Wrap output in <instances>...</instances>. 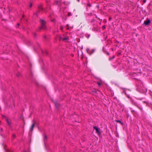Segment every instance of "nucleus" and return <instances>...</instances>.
Returning <instances> with one entry per match:
<instances>
[{"instance_id":"obj_1","label":"nucleus","mask_w":152,"mask_h":152,"mask_svg":"<svg viewBox=\"0 0 152 152\" xmlns=\"http://www.w3.org/2000/svg\"><path fill=\"white\" fill-rule=\"evenodd\" d=\"M40 23L41 26L39 28V29L38 30V31H40V29H45L46 28V22L44 20L41 19H40Z\"/></svg>"},{"instance_id":"obj_2","label":"nucleus","mask_w":152,"mask_h":152,"mask_svg":"<svg viewBox=\"0 0 152 152\" xmlns=\"http://www.w3.org/2000/svg\"><path fill=\"white\" fill-rule=\"evenodd\" d=\"M151 23V21L148 18H147V20L144 21L143 24H145V26L148 25V24Z\"/></svg>"},{"instance_id":"obj_3","label":"nucleus","mask_w":152,"mask_h":152,"mask_svg":"<svg viewBox=\"0 0 152 152\" xmlns=\"http://www.w3.org/2000/svg\"><path fill=\"white\" fill-rule=\"evenodd\" d=\"M94 129H95L96 130V132L98 134H100V131L99 129L98 128L95 126H93Z\"/></svg>"},{"instance_id":"obj_4","label":"nucleus","mask_w":152,"mask_h":152,"mask_svg":"<svg viewBox=\"0 0 152 152\" xmlns=\"http://www.w3.org/2000/svg\"><path fill=\"white\" fill-rule=\"evenodd\" d=\"M35 122V121H34L33 122V124H32L31 125L30 129V131L31 132H32L34 128V123Z\"/></svg>"},{"instance_id":"obj_5","label":"nucleus","mask_w":152,"mask_h":152,"mask_svg":"<svg viewBox=\"0 0 152 152\" xmlns=\"http://www.w3.org/2000/svg\"><path fill=\"white\" fill-rule=\"evenodd\" d=\"M6 121H7L8 124L9 125V126H10L11 124V121H9L8 119L7 118L6 119Z\"/></svg>"},{"instance_id":"obj_6","label":"nucleus","mask_w":152,"mask_h":152,"mask_svg":"<svg viewBox=\"0 0 152 152\" xmlns=\"http://www.w3.org/2000/svg\"><path fill=\"white\" fill-rule=\"evenodd\" d=\"M55 104L57 108H58L60 107V105L59 103H57V102H55Z\"/></svg>"},{"instance_id":"obj_7","label":"nucleus","mask_w":152,"mask_h":152,"mask_svg":"<svg viewBox=\"0 0 152 152\" xmlns=\"http://www.w3.org/2000/svg\"><path fill=\"white\" fill-rule=\"evenodd\" d=\"M69 39L68 37H66L62 39V40L63 41H66Z\"/></svg>"},{"instance_id":"obj_8","label":"nucleus","mask_w":152,"mask_h":152,"mask_svg":"<svg viewBox=\"0 0 152 152\" xmlns=\"http://www.w3.org/2000/svg\"><path fill=\"white\" fill-rule=\"evenodd\" d=\"M115 121L116 122H118V123H120L122 125H123V123L122 122H121V121H120V120H116Z\"/></svg>"},{"instance_id":"obj_9","label":"nucleus","mask_w":152,"mask_h":152,"mask_svg":"<svg viewBox=\"0 0 152 152\" xmlns=\"http://www.w3.org/2000/svg\"><path fill=\"white\" fill-rule=\"evenodd\" d=\"M47 138V137L46 135H45L44 136V141L46 140Z\"/></svg>"},{"instance_id":"obj_10","label":"nucleus","mask_w":152,"mask_h":152,"mask_svg":"<svg viewBox=\"0 0 152 152\" xmlns=\"http://www.w3.org/2000/svg\"><path fill=\"white\" fill-rule=\"evenodd\" d=\"M16 135L15 134H13L12 137V140H13L14 139L16 138Z\"/></svg>"},{"instance_id":"obj_11","label":"nucleus","mask_w":152,"mask_h":152,"mask_svg":"<svg viewBox=\"0 0 152 152\" xmlns=\"http://www.w3.org/2000/svg\"><path fill=\"white\" fill-rule=\"evenodd\" d=\"M114 58H115V56H112V58H109V60L110 61H111V60L112 59H114Z\"/></svg>"},{"instance_id":"obj_12","label":"nucleus","mask_w":152,"mask_h":152,"mask_svg":"<svg viewBox=\"0 0 152 152\" xmlns=\"http://www.w3.org/2000/svg\"><path fill=\"white\" fill-rule=\"evenodd\" d=\"M21 75L19 73H18L17 74H16V76L18 77H19Z\"/></svg>"},{"instance_id":"obj_13","label":"nucleus","mask_w":152,"mask_h":152,"mask_svg":"<svg viewBox=\"0 0 152 152\" xmlns=\"http://www.w3.org/2000/svg\"><path fill=\"white\" fill-rule=\"evenodd\" d=\"M39 9L40 10H42V7H41V6H39L38 7Z\"/></svg>"},{"instance_id":"obj_14","label":"nucleus","mask_w":152,"mask_h":152,"mask_svg":"<svg viewBox=\"0 0 152 152\" xmlns=\"http://www.w3.org/2000/svg\"><path fill=\"white\" fill-rule=\"evenodd\" d=\"M60 29H61L62 31L63 30V29H64V27H63L62 26H61V27H60Z\"/></svg>"},{"instance_id":"obj_15","label":"nucleus","mask_w":152,"mask_h":152,"mask_svg":"<svg viewBox=\"0 0 152 152\" xmlns=\"http://www.w3.org/2000/svg\"><path fill=\"white\" fill-rule=\"evenodd\" d=\"M59 39L60 40H62V39H63V38L62 37H61L60 36L59 37Z\"/></svg>"},{"instance_id":"obj_16","label":"nucleus","mask_w":152,"mask_h":152,"mask_svg":"<svg viewBox=\"0 0 152 152\" xmlns=\"http://www.w3.org/2000/svg\"><path fill=\"white\" fill-rule=\"evenodd\" d=\"M106 28V27H105V26H102V28L103 29H104L105 28Z\"/></svg>"},{"instance_id":"obj_17","label":"nucleus","mask_w":152,"mask_h":152,"mask_svg":"<svg viewBox=\"0 0 152 152\" xmlns=\"http://www.w3.org/2000/svg\"><path fill=\"white\" fill-rule=\"evenodd\" d=\"M87 5L89 7H90L91 6V5L90 3H89V4L88 3Z\"/></svg>"},{"instance_id":"obj_18","label":"nucleus","mask_w":152,"mask_h":152,"mask_svg":"<svg viewBox=\"0 0 152 152\" xmlns=\"http://www.w3.org/2000/svg\"><path fill=\"white\" fill-rule=\"evenodd\" d=\"M7 152H13L12 151L10 150H8L7 151Z\"/></svg>"},{"instance_id":"obj_19","label":"nucleus","mask_w":152,"mask_h":152,"mask_svg":"<svg viewBox=\"0 0 152 152\" xmlns=\"http://www.w3.org/2000/svg\"><path fill=\"white\" fill-rule=\"evenodd\" d=\"M90 36V35L88 34V35L87 36H86V37H87V38H89Z\"/></svg>"},{"instance_id":"obj_20","label":"nucleus","mask_w":152,"mask_h":152,"mask_svg":"<svg viewBox=\"0 0 152 152\" xmlns=\"http://www.w3.org/2000/svg\"><path fill=\"white\" fill-rule=\"evenodd\" d=\"M97 84H98L99 86H101V84L99 83L98 82Z\"/></svg>"},{"instance_id":"obj_21","label":"nucleus","mask_w":152,"mask_h":152,"mask_svg":"<svg viewBox=\"0 0 152 152\" xmlns=\"http://www.w3.org/2000/svg\"><path fill=\"white\" fill-rule=\"evenodd\" d=\"M106 54L108 55V56H109L110 54V53H109L108 52H106Z\"/></svg>"},{"instance_id":"obj_22","label":"nucleus","mask_w":152,"mask_h":152,"mask_svg":"<svg viewBox=\"0 0 152 152\" xmlns=\"http://www.w3.org/2000/svg\"><path fill=\"white\" fill-rule=\"evenodd\" d=\"M34 35L35 37H36L37 35V34L36 33H34Z\"/></svg>"},{"instance_id":"obj_23","label":"nucleus","mask_w":152,"mask_h":152,"mask_svg":"<svg viewBox=\"0 0 152 152\" xmlns=\"http://www.w3.org/2000/svg\"><path fill=\"white\" fill-rule=\"evenodd\" d=\"M32 6V4L31 3L30 4V7H31Z\"/></svg>"},{"instance_id":"obj_24","label":"nucleus","mask_w":152,"mask_h":152,"mask_svg":"<svg viewBox=\"0 0 152 152\" xmlns=\"http://www.w3.org/2000/svg\"><path fill=\"white\" fill-rule=\"evenodd\" d=\"M56 4H58V1H57L56 2Z\"/></svg>"},{"instance_id":"obj_25","label":"nucleus","mask_w":152,"mask_h":152,"mask_svg":"<svg viewBox=\"0 0 152 152\" xmlns=\"http://www.w3.org/2000/svg\"><path fill=\"white\" fill-rule=\"evenodd\" d=\"M69 25L68 24H67L66 25V27H69Z\"/></svg>"},{"instance_id":"obj_26","label":"nucleus","mask_w":152,"mask_h":152,"mask_svg":"<svg viewBox=\"0 0 152 152\" xmlns=\"http://www.w3.org/2000/svg\"><path fill=\"white\" fill-rule=\"evenodd\" d=\"M146 0H143L144 3H145L146 2Z\"/></svg>"},{"instance_id":"obj_27","label":"nucleus","mask_w":152,"mask_h":152,"mask_svg":"<svg viewBox=\"0 0 152 152\" xmlns=\"http://www.w3.org/2000/svg\"><path fill=\"white\" fill-rule=\"evenodd\" d=\"M66 29H67V30H69V27H67V28Z\"/></svg>"},{"instance_id":"obj_28","label":"nucleus","mask_w":152,"mask_h":152,"mask_svg":"<svg viewBox=\"0 0 152 152\" xmlns=\"http://www.w3.org/2000/svg\"><path fill=\"white\" fill-rule=\"evenodd\" d=\"M44 38H46V36H44Z\"/></svg>"},{"instance_id":"obj_29","label":"nucleus","mask_w":152,"mask_h":152,"mask_svg":"<svg viewBox=\"0 0 152 152\" xmlns=\"http://www.w3.org/2000/svg\"><path fill=\"white\" fill-rule=\"evenodd\" d=\"M17 26H19V23H18L17 24Z\"/></svg>"},{"instance_id":"obj_30","label":"nucleus","mask_w":152,"mask_h":152,"mask_svg":"<svg viewBox=\"0 0 152 152\" xmlns=\"http://www.w3.org/2000/svg\"><path fill=\"white\" fill-rule=\"evenodd\" d=\"M45 53H46V54H48V53H47V51H46V52H45Z\"/></svg>"},{"instance_id":"obj_31","label":"nucleus","mask_w":152,"mask_h":152,"mask_svg":"<svg viewBox=\"0 0 152 152\" xmlns=\"http://www.w3.org/2000/svg\"><path fill=\"white\" fill-rule=\"evenodd\" d=\"M69 15H70V13H69L68 14Z\"/></svg>"},{"instance_id":"obj_32","label":"nucleus","mask_w":152,"mask_h":152,"mask_svg":"<svg viewBox=\"0 0 152 152\" xmlns=\"http://www.w3.org/2000/svg\"><path fill=\"white\" fill-rule=\"evenodd\" d=\"M53 21H54V20H51V22H53Z\"/></svg>"},{"instance_id":"obj_33","label":"nucleus","mask_w":152,"mask_h":152,"mask_svg":"<svg viewBox=\"0 0 152 152\" xmlns=\"http://www.w3.org/2000/svg\"><path fill=\"white\" fill-rule=\"evenodd\" d=\"M77 0L78 2H79V1H80V0Z\"/></svg>"},{"instance_id":"obj_34","label":"nucleus","mask_w":152,"mask_h":152,"mask_svg":"<svg viewBox=\"0 0 152 152\" xmlns=\"http://www.w3.org/2000/svg\"><path fill=\"white\" fill-rule=\"evenodd\" d=\"M35 14H36V15H37V13H35Z\"/></svg>"},{"instance_id":"obj_35","label":"nucleus","mask_w":152,"mask_h":152,"mask_svg":"<svg viewBox=\"0 0 152 152\" xmlns=\"http://www.w3.org/2000/svg\"><path fill=\"white\" fill-rule=\"evenodd\" d=\"M24 152H26V151H24Z\"/></svg>"},{"instance_id":"obj_36","label":"nucleus","mask_w":152,"mask_h":152,"mask_svg":"<svg viewBox=\"0 0 152 152\" xmlns=\"http://www.w3.org/2000/svg\"><path fill=\"white\" fill-rule=\"evenodd\" d=\"M109 20H110V18L109 19Z\"/></svg>"},{"instance_id":"obj_37","label":"nucleus","mask_w":152,"mask_h":152,"mask_svg":"<svg viewBox=\"0 0 152 152\" xmlns=\"http://www.w3.org/2000/svg\"><path fill=\"white\" fill-rule=\"evenodd\" d=\"M2 130V128H1V130Z\"/></svg>"},{"instance_id":"obj_38","label":"nucleus","mask_w":152,"mask_h":152,"mask_svg":"<svg viewBox=\"0 0 152 152\" xmlns=\"http://www.w3.org/2000/svg\"><path fill=\"white\" fill-rule=\"evenodd\" d=\"M2 130V128H1V130Z\"/></svg>"}]
</instances>
